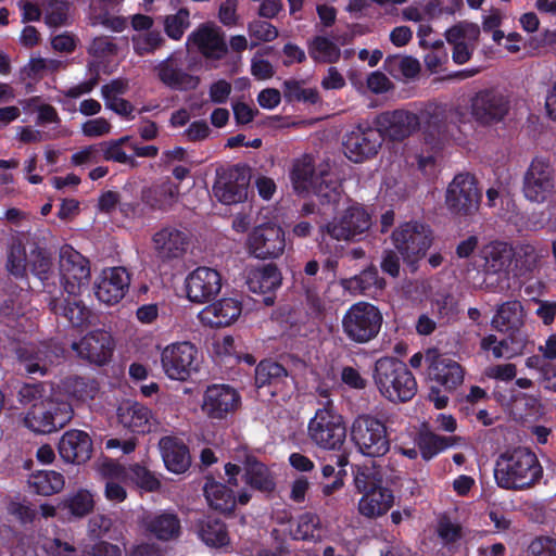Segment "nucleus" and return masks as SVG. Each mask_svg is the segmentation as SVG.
<instances>
[{
  "mask_svg": "<svg viewBox=\"0 0 556 556\" xmlns=\"http://www.w3.org/2000/svg\"><path fill=\"white\" fill-rule=\"evenodd\" d=\"M60 277L63 292L50 296L49 309L56 317L65 318L73 327L90 323L91 311L79 300L80 289L90 279L89 261L71 245L60 251Z\"/></svg>",
  "mask_w": 556,
  "mask_h": 556,
  "instance_id": "f257e3e1",
  "label": "nucleus"
},
{
  "mask_svg": "<svg viewBox=\"0 0 556 556\" xmlns=\"http://www.w3.org/2000/svg\"><path fill=\"white\" fill-rule=\"evenodd\" d=\"M544 469L529 447L517 446L501 453L494 465L496 485L506 491L532 489L543 479Z\"/></svg>",
  "mask_w": 556,
  "mask_h": 556,
  "instance_id": "f03ea898",
  "label": "nucleus"
},
{
  "mask_svg": "<svg viewBox=\"0 0 556 556\" xmlns=\"http://www.w3.org/2000/svg\"><path fill=\"white\" fill-rule=\"evenodd\" d=\"M372 379L380 395L391 403H407L416 395L418 386L407 365L397 357L376 361Z\"/></svg>",
  "mask_w": 556,
  "mask_h": 556,
  "instance_id": "7ed1b4c3",
  "label": "nucleus"
},
{
  "mask_svg": "<svg viewBox=\"0 0 556 556\" xmlns=\"http://www.w3.org/2000/svg\"><path fill=\"white\" fill-rule=\"evenodd\" d=\"M426 362L427 380L430 382L429 399L437 409H443L448 397L441 392L452 393L462 386L465 370L458 362L442 354H427Z\"/></svg>",
  "mask_w": 556,
  "mask_h": 556,
  "instance_id": "20e7f679",
  "label": "nucleus"
},
{
  "mask_svg": "<svg viewBox=\"0 0 556 556\" xmlns=\"http://www.w3.org/2000/svg\"><path fill=\"white\" fill-rule=\"evenodd\" d=\"M237 463H227L224 466L226 482L230 486H239V476L252 490L270 496L276 490V479L269 467L251 453L237 455Z\"/></svg>",
  "mask_w": 556,
  "mask_h": 556,
  "instance_id": "39448f33",
  "label": "nucleus"
},
{
  "mask_svg": "<svg viewBox=\"0 0 556 556\" xmlns=\"http://www.w3.org/2000/svg\"><path fill=\"white\" fill-rule=\"evenodd\" d=\"M382 323V313L376 305L359 301L351 305L344 313L342 329L350 341L364 344L378 336Z\"/></svg>",
  "mask_w": 556,
  "mask_h": 556,
  "instance_id": "423d86ee",
  "label": "nucleus"
},
{
  "mask_svg": "<svg viewBox=\"0 0 556 556\" xmlns=\"http://www.w3.org/2000/svg\"><path fill=\"white\" fill-rule=\"evenodd\" d=\"M309 440L325 451H340L346 438L342 415L330 403L318 408L307 426Z\"/></svg>",
  "mask_w": 556,
  "mask_h": 556,
  "instance_id": "0eeeda50",
  "label": "nucleus"
},
{
  "mask_svg": "<svg viewBox=\"0 0 556 556\" xmlns=\"http://www.w3.org/2000/svg\"><path fill=\"white\" fill-rule=\"evenodd\" d=\"M73 418L70 403L47 397L34 403L23 419L24 426L38 434H49L65 427Z\"/></svg>",
  "mask_w": 556,
  "mask_h": 556,
  "instance_id": "6e6552de",
  "label": "nucleus"
},
{
  "mask_svg": "<svg viewBox=\"0 0 556 556\" xmlns=\"http://www.w3.org/2000/svg\"><path fill=\"white\" fill-rule=\"evenodd\" d=\"M350 435L364 456L380 457L390 450L386 424L370 414H362L354 418Z\"/></svg>",
  "mask_w": 556,
  "mask_h": 556,
  "instance_id": "1a4fd4ad",
  "label": "nucleus"
},
{
  "mask_svg": "<svg viewBox=\"0 0 556 556\" xmlns=\"http://www.w3.org/2000/svg\"><path fill=\"white\" fill-rule=\"evenodd\" d=\"M371 224V215L367 208L355 203L349 206L340 218L319 227L320 244L328 243V238L336 241L353 240L369 230Z\"/></svg>",
  "mask_w": 556,
  "mask_h": 556,
  "instance_id": "9d476101",
  "label": "nucleus"
},
{
  "mask_svg": "<svg viewBox=\"0 0 556 556\" xmlns=\"http://www.w3.org/2000/svg\"><path fill=\"white\" fill-rule=\"evenodd\" d=\"M392 241L404 262L414 265L426 256L432 244V231L419 222L401 224L392 232Z\"/></svg>",
  "mask_w": 556,
  "mask_h": 556,
  "instance_id": "9b49d317",
  "label": "nucleus"
},
{
  "mask_svg": "<svg viewBox=\"0 0 556 556\" xmlns=\"http://www.w3.org/2000/svg\"><path fill=\"white\" fill-rule=\"evenodd\" d=\"M481 198L476 177L469 173H460L447 186L445 204L451 214L469 217L479 210Z\"/></svg>",
  "mask_w": 556,
  "mask_h": 556,
  "instance_id": "f8f14e48",
  "label": "nucleus"
},
{
  "mask_svg": "<svg viewBox=\"0 0 556 556\" xmlns=\"http://www.w3.org/2000/svg\"><path fill=\"white\" fill-rule=\"evenodd\" d=\"M383 143L376 125L362 122L343 136L344 155L353 163H363L374 159Z\"/></svg>",
  "mask_w": 556,
  "mask_h": 556,
  "instance_id": "ddd939ff",
  "label": "nucleus"
},
{
  "mask_svg": "<svg viewBox=\"0 0 556 556\" xmlns=\"http://www.w3.org/2000/svg\"><path fill=\"white\" fill-rule=\"evenodd\" d=\"M251 180V170L247 165H232L217 169L213 185L215 198L225 205L244 202Z\"/></svg>",
  "mask_w": 556,
  "mask_h": 556,
  "instance_id": "4468645a",
  "label": "nucleus"
},
{
  "mask_svg": "<svg viewBox=\"0 0 556 556\" xmlns=\"http://www.w3.org/2000/svg\"><path fill=\"white\" fill-rule=\"evenodd\" d=\"M199 351L189 341L168 344L161 353V365L165 375L172 380L187 381L199 371Z\"/></svg>",
  "mask_w": 556,
  "mask_h": 556,
  "instance_id": "2eb2a0df",
  "label": "nucleus"
},
{
  "mask_svg": "<svg viewBox=\"0 0 556 556\" xmlns=\"http://www.w3.org/2000/svg\"><path fill=\"white\" fill-rule=\"evenodd\" d=\"M249 253L258 260H274L286 249V233L281 226L268 222L253 228L247 240Z\"/></svg>",
  "mask_w": 556,
  "mask_h": 556,
  "instance_id": "dca6fc26",
  "label": "nucleus"
},
{
  "mask_svg": "<svg viewBox=\"0 0 556 556\" xmlns=\"http://www.w3.org/2000/svg\"><path fill=\"white\" fill-rule=\"evenodd\" d=\"M554 167L547 157L535 156L523 176L525 197L536 203L545 202L554 192Z\"/></svg>",
  "mask_w": 556,
  "mask_h": 556,
  "instance_id": "f3484780",
  "label": "nucleus"
},
{
  "mask_svg": "<svg viewBox=\"0 0 556 556\" xmlns=\"http://www.w3.org/2000/svg\"><path fill=\"white\" fill-rule=\"evenodd\" d=\"M241 406V395L237 389L226 383L206 387L202 397V412L213 420H225Z\"/></svg>",
  "mask_w": 556,
  "mask_h": 556,
  "instance_id": "a211bd4d",
  "label": "nucleus"
},
{
  "mask_svg": "<svg viewBox=\"0 0 556 556\" xmlns=\"http://www.w3.org/2000/svg\"><path fill=\"white\" fill-rule=\"evenodd\" d=\"M509 109V99L493 88L478 91L470 101L471 115L481 125H493L504 121Z\"/></svg>",
  "mask_w": 556,
  "mask_h": 556,
  "instance_id": "6ab92c4d",
  "label": "nucleus"
},
{
  "mask_svg": "<svg viewBox=\"0 0 556 556\" xmlns=\"http://www.w3.org/2000/svg\"><path fill=\"white\" fill-rule=\"evenodd\" d=\"M71 348L79 358L103 366L111 361L115 342L110 332L97 329L85 334L79 341H74Z\"/></svg>",
  "mask_w": 556,
  "mask_h": 556,
  "instance_id": "aec40b11",
  "label": "nucleus"
},
{
  "mask_svg": "<svg viewBox=\"0 0 556 556\" xmlns=\"http://www.w3.org/2000/svg\"><path fill=\"white\" fill-rule=\"evenodd\" d=\"M381 137L391 141H402L420 126L417 114L404 109L384 111L374 118Z\"/></svg>",
  "mask_w": 556,
  "mask_h": 556,
  "instance_id": "412c9836",
  "label": "nucleus"
},
{
  "mask_svg": "<svg viewBox=\"0 0 556 556\" xmlns=\"http://www.w3.org/2000/svg\"><path fill=\"white\" fill-rule=\"evenodd\" d=\"M223 286L222 275L216 269L200 266L188 274L186 293L193 303H207L215 299Z\"/></svg>",
  "mask_w": 556,
  "mask_h": 556,
  "instance_id": "4be33fe9",
  "label": "nucleus"
},
{
  "mask_svg": "<svg viewBox=\"0 0 556 556\" xmlns=\"http://www.w3.org/2000/svg\"><path fill=\"white\" fill-rule=\"evenodd\" d=\"M255 387L266 389L270 396H285L294 383L293 377L278 362L271 359L261 361L255 368Z\"/></svg>",
  "mask_w": 556,
  "mask_h": 556,
  "instance_id": "5701e85b",
  "label": "nucleus"
},
{
  "mask_svg": "<svg viewBox=\"0 0 556 556\" xmlns=\"http://www.w3.org/2000/svg\"><path fill=\"white\" fill-rule=\"evenodd\" d=\"M130 286V275L125 267L104 269L94 285L97 299L108 305L119 303Z\"/></svg>",
  "mask_w": 556,
  "mask_h": 556,
  "instance_id": "b1692460",
  "label": "nucleus"
},
{
  "mask_svg": "<svg viewBox=\"0 0 556 556\" xmlns=\"http://www.w3.org/2000/svg\"><path fill=\"white\" fill-rule=\"evenodd\" d=\"M355 484L364 493L358 503L359 513L369 518L384 515L394 503L392 490L375 482L367 483L359 476L355 478Z\"/></svg>",
  "mask_w": 556,
  "mask_h": 556,
  "instance_id": "393cba45",
  "label": "nucleus"
},
{
  "mask_svg": "<svg viewBox=\"0 0 556 556\" xmlns=\"http://www.w3.org/2000/svg\"><path fill=\"white\" fill-rule=\"evenodd\" d=\"M160 81L173 90H192L199 85V78L184 70L181 53L174 52L155 67Z\"/></svg>",
  "mask_w": 556,
  "mask_h": 556,
  "instance_id": "a878e982",
  "label": "nucleus"
},
{
  "mask_svg": "<svg viewBox=\"0 0 556 556\" xmlns=\"http://www.w3.org/2000/svg\"><path fill=\"white\" fill-rule=\"evenodd\" d=\"M282 275L274 263L265 264L250 270L247 285L251 292L263 294L262 302L271 306L276 300V291L280 288Z\"/></svg>",
  "mask_w": 556,
  "mask_h": 556,
  "instance_id": "bb28decb",
  "label": "nucleus"
},
{
  "mask_svg": "<svg viewBox=\"0 0 556 556\" xmlns=\"http://www.w3.org/2000/svg\"><path fill=\"white\" fill-rule=\"evenodd\" d=\"M58 450L64 462L84 464L91 457L92 440L86 431L71 429L61 437Z\"/></svg>",
  "mask_w": 556,
  "mask_h": 556,
  "instance_id": "cd10ccee",
  "label": "nucleus"
},
{
  "mask_svg": "<svg viewBox=\"0 0 556 556\" xmlns=\"http://www.w3.org/2000/svg\"><path fill=\"white\" fill-rule=\"evenodd\" d=\"M513 250L506 242L494 241L484 245L476 261L477 267L484 275L505 273L511 264Z\"/></svg>",
  "mask_w": 556,
  "mask_h": 556,
  "instance_id": "c85d7f7f",
  "label": "nucleus"
},
{
  "mask_svg": "<svg viewBox=\"0 0 556 556\" xmlns=\"http://www.w3.org/2000/svg\"><path fill=\"white\" fill-rule=\"evenodd\" d=\"M188 41L197 46L200 53L206 59L220 60L228 52L220 29L210 24L200 25L189 35Z\"/></svg>",
  "mask_w": 556,
  "mask_h": 556,
  "instance_id": "c756f323",
  "label": "nucleus"
},
{
  "mask_svg": "<svg viewBox=\"0 0 556 556\" xmlns=\"http://www.w3.org/2000/svg\"><path fill=\"white\" fill-rule=\"evenodd\" d=\"M154 249L162 260L181 257L189 245L188 235L175 227H164L153 236Z\"/></svg>",
  "mask_w": 556,
  "mask_h": 556,
  "instance_id": "7c9ffc66",
  "label": "nucleus"
},
{
  "mask_svg": "<svg viewBox=\"0 0 556 556\" xmlns=\"http://www.w3.org/2000/svg\"><path fill=\"white\" fill-rule=\"evenodd\" d=\"M241 311L242 304L240 301L232 298H223L207 305L200 313V319L211 327H227L238 319Z\"/></svg>",
  "mask_w": 556,
  "mask_h": 556,
  "instance_id": "2f4dec72",
  "label": "nucleus"
},
{
  "mask_svg": "<svg viewBox=\"0 0 556 556\" xmlns=\"http://www.w3.org/2000/svg\"><path fill=\"white\" fill-rule=\"evenodd\" d=\"M160 451L166 469L173 473L186 472L191 466L188 445L176 437H163L159 442Z\"/></svg>",
  "mask_w": 556,
  "mask_h": 556,
  "instance_id": "473e14b6",
  "label": "nucleus"
},
{
  "mask_svg": "<svg viewBox=\"0 0 556 556\" xmlns=\"http://www.w3.org/2000/svg\"><path fill=\"white\" fill-rule=\"evenodd\" d=\"M341 286L353 295L376 298L386 288V280L380 277L378 268L370 265L359 274L343 279Z\"/></svg>",
  "mask_w": 556,
  "mask_h": 556,
  "instance_id": "72a5a7b5",
  "label": "nucleus"
},
{
  "mask_svg": "<svg viewBox=\"0 0 556 556\" xmlns=\"http://www.w3.org/2000/svg\"><path fill=\"white\" fill-rule=\"evenodd\" d=\"M118 421L134 433H149L153 427V414L147 406L134 402L124 403L117 408Z\"/></svg>",
  "mask_w": 556,
  "mask_h": 556,
  "instance_id": "f704fd0d",
  "label": "nucleus"
},
{
  "mask_svg": "<svg viewBox=\"0 0 556 556\" xmlns=\"http://www.w3.org/2000/svg\"><path fill=\"white\" fill-rule=\"evenodd\" d=\"M228 485V483L216 481L213 476H207L203 493L211 508L229 515L236 508V495Z\"/></svg>",
  "mask_w": 556,
  "mask_h": 556,
  "instance_id": "c9c22d12",
  "label": "nucleus"
},
{
  "mask_svg": "<svg viewBox=\"0 0 556 556\" xmlns=\"http://www.w3.org/2000/svg\"><path fill=\"white\" fill-rule=\"evenodd\" d=\"M318 179L319 173H316L314 157L311 154H303L293 161L290 180L298 194H308Z\"/></svg>",
  "mask_w": 556,
  "mask_h": 556,
  "instance_id": "e433bc0d",
  "label": "nucleus"
},
{
  "mask_svg": "<svg viewBox=\"0 0 556 556\" xmlns=\"http://www.w3.org/2000/svg\"><path fill=\"white\" fill-rule=\"evenodd\" d=\"M178 186L170 180L143 188L141 191V201L152 210L166 211L177 200Z\"/></svg>",
  "mask_w": 556,
  "mask_h": 556,
  "instance_id": "4c0bfd02",
  "label": "nucleus"
},
{
  "mask_svg": "<svg viewBox=\"0 0 556 556\" xmlns=\"http://www.w3.org/2000/svg\"><path fill=\"white\" fill-rule=\"evenodd\" d=\"M147 531L159 541H170L181 533L180 519L175 513H161L150 516L146 521Z\"/></svg>",
  "mask_w": 556,
  "mask_h": 556,
  "instance_id": "58836bf2",
  "label": "nucleus"
},
{
  "mask_svg": "<svg viewBox=\"0 0 556 556\" xmlns=\"http://www.w3.org/2000/svg\"><path fill=\"white\" fill-rule=\"evenodd\" d=\"M197 533L201 541L210 547L220 548L230 543L226 523L213 516H205L198 521Z\"/></svg>",
  "mask_w": 556,
  "mask_h": 556,
  "instance_id": "ea45409f",
  "label": "nucleus"
},
{
  "mask_svg": "<svg viewBox=\"0 0 556 556\" xmlns=\"http://www.w3.org/2000/svg\"><path fill=\"white\" fill-rule=\"evenodd\" d=\"M309 193L318 199L320 205L336 207L341 200L342 185L332 173L321 169L319 170V179L312 187Z\"/></svg>",
  "mask_w": 556,
  "mask_h": 556,
  "instance_id": "a19ab883",
  "label": "nucleus"
},
{
  "mask_svg": "<svg viewBox=\"0 0 556 556\" xmlns=\"http://www.w3.org/2000/svg\"><path fill=\"white\" fill-rule=\"evenodd\" d=\"M523 306L520 301L511 300L501 304L492 319V326L498 330L519 329L523 326Z\"/></svg>",
  "mask_w": 556,
  "mask_h": 556,
  "instance_id": "79ce46f5",
  "label": "nucleus"
},
{
  "mask_svg": "<svg viewBox=\"0 0 556 556\" xmlns=\"http://www.w3.org/2000/svg\"><path fill=\"white\" fill-rule=\"evenodd\" d=\"M291 538L296 541L319 542L325 535L320 518L317 514L306 511L301 514L295 527L290 530Z\"/></svg>",
  "mask_w": 556,
  "mask_h": 556,
  "instance_id": "37998d69",
  "label": "nucleus"
},
{
  "mask_svg": "<svg viewBox=\"0 0 556 556\" xmlns=\"http://www.w3.org/2000/svg\"><path fill=\"white\" fill-rule=\"evenodd\" d=\"M308 55L315 63L333 64L340 60L339 46L325 36H315L307 43Z\"/></svg>",
  "mask_w": 556,
  "mask_h": 556,
  "instance_id": "c03bdc74",
  "label": "nucleus"
},
{
  "mask_svg": "<svg viewBox=\"0 0 556 556\" xmlns=\"http://www.w3.org/2000/svg\"><path fill=\"white\" fill-rule=\"evenodd\" d=\"M508 332L507 337L502 339L492 349V354L495 358H514L523 353L528 344L527 334L519 329L505 330Z\"/></svg>",
  "mask_w": 556,
  "mask_h": 556,
  "instance_id": "a18cd8bd",
  "label": "nucleus"
},
{
  "mask_svg": "<svg viewBox=\"0 0 556 556\" xmlns=\"http://www.w3.org/2000/svg\"><path fill=\"white\" fill-rule=\"evenodd\" d=\"M65 484L62 473L54 470H41L31 475L29 486L36 494L50 496L63 490Z\"/></svg>",
  "mask_w": 556,
  "mask_h": 556,
  "instance_id": "49530a36",
  "label": "nucleus"
},
{
  "mask_svg": "<svg viewBox=\"0 0 556 556\" xmlns=\"http://www.w3.org/2000/svg\"><path fill=\"white\" fill-rule=\"evenodd\" d=\"M430 307L439 320L447 324L457 320L460 313L458 298L448 292L437 293L430 302Z\"/></svg>",
  "mask_w": 556,
  "mask_h": 556,
  "instance_id": "de8ad7c7",
  "label": "nucleus"
},
{
  "mask_svg": "<svg viewBox=\"0 0 556 556\" xmlns=\"http://www.w3.org/2000/svg\"><path fill=\"white\" fill-rule=\"evenodd\" d=\"M452 439L433 432H420L416 439L419 453L425 460H430L452 445Z\"/></svg>",
  "mask_w": 556,
  "mask_h": 556,
  "instance_id": "09e8293b",
  "label": "nucleus"
},
{
  "mask_svg": "<svg viewBox=\"0 0 556 556\" xmlns=\"http://www.w3.org/2000/svg\"><path fill=\"white\" fill-rule=\"evenodd\" d=\"M303 83L295 79H287L282 84L283 98L287 102H303L316 104L319 102V92L315 88H303Z\"/></svg>",
  "mask_w": 556,
  "mask_h": 556,
  "instance_id": "8fccbe9b",
  "label": "nucleus"
},
{
  "mask_svg": "<svg viewBox=\"0 0 556 556\" xmlns=\"http://www.w3.org/2000/svg\"><path fill=\"white\" fill-rule=\"evenodd\" d=\"M165 42L164 37L160 30L153 29L144 34L134 35L131 43L134 51L139 56H144L154 53Z\"/></svg>",
  "mask_w": 556,
  "mask_h": 556,
  "instance_id": "3c124183",
  "label": "nucleus"
},
{
  "mask_svg": "<svg viewBox=\"0 0 556 556\" xmlns=\"http://www.w3.org/2000/svg\"><path fill=\"white\" fill-rule=\"evenodd\" d=\"M127 477L140 489L147 492H154L161 488L160 480L147 467L140 464L130 465Z\"/></svg>",
  "mask_w": 556,
  "mask_h": 556,
  "instance_id": "603ef678",
  "label": "nucleus"
},
{
  "mask_svg": "<svg viewBox=\"0 0 556 556\" xmlns=\"http://www.w3.org/2000/svg\"><path fill=\"white\" fill-rule=\"evenodd\" d=\"M30 271L43 283L47 282L52 275V258L42 249L31 251L27 261Z\"/></svg>",
  "mask_w": 556,
  "mask_h": 556,
  "instance_id": "864d4df0",
  "label": "nucleus"
},
{
  "mask_svg": "<svg viewBox=\"0 0 556 556\" xmlns=\"http://www.w3.org/2000/svg\"><path fill=\"white\" fill-rule=\"evenodd\" d=\"M189 10L181 8L176 14L167 15L164 20V29L166 35L173 40H179L185 30L190 26Z\"/></svg>",
  "mask_w": 556,
  "mask_h": 556,
  "instance_id": "5fc2aeb1",
  "label": "nucleus"
},
{
  "mask_svg": "<svg viewBox=\"0 0 556 556\" xmlns=\"http://www.w3.org/2000/svg\"><path fill=\"white\" fill-rule=\"evenodd\" d=\"M394 67L406 78H414L420 72V63L413 56H388L384 61V70L394 75Z\"/></svg>",
  "mask_w": 556,
  "mask_h": 556,
  "instance_id": "6e6d98bb",
  "label": "nucleus"
},
{
  "mask_svg": "<svg viewBox=\"0 0 556 556\" xmlns=\"http://www.w3.org/2000/svg\"><path fill=\"white\" fill-rule=\"evenodd\" d=\"M65 507L73 516L84 517L94 507L93 496L87 490H79L65 501Z\"/></svg>",
  "mask_w": 556,
  "mask_h": 556,
  "instance_id": "4d7b16f0",
  "label": "nucleus"
},
{
  "mask_svg": "<svg viewBox=\"0 0 556 556\" xmlns=\"http://www.w3.org/2000/svg\"><path fill=\"white\" fill-rule=\"evenodd\" d=\"M249 36L256 40L251 47H255L258 42H269L278 37V29L270 22L264 20H253L248 24Z\"/></svg>",
  "mask_w": 556,
  "mask_h": 556,
  "instance_id": "13d9d810",
  "label": "nucleus"
},
{
  "mask_svg": "<svg viewBox=\"0 0 556 556\" xmlns=\"http://www.w3.org/2000/svg\"><path fill=\"white\" fill-rule=\"evenodd\" d=\"M480 34V29L475 24H456L445 31V39L451 45H458L465 42L466 38L477 40Z\"/></svg>",
  "mask_w": 556,
  "mask_h": 556,
  "instance_id": "bf43d9fd",
  "label": "nucleus"
},
{
  "mask_svg": "<svg viewBox=\"0 0 556 556\" xmlns=\"http://www.w3.org/2000/svg\"><path fill=\"white\" fill-rule=\"evenodd\" d=\"M101 148V159L108 162H117L121 164H128L131 167L137 166V162L132 156L126 154L122 147L114 142L103 141L99 143Z\"/></svg>",
  "mask_w": 556,
  "mask_h": 556,
  "instance_id": "052dcab7",
  "label": "nucleus"
},
{
  "mask_svg": "<svg viewBox=\"0 0 556 556\" xmlns=\"http://www.w3.org/2000/svg\"><path fill=\"white\" fill-rule=\"evenodd\" d=\"M342 470L336 471L334 467L332 465H325L321 468V477L323 480L320 481L321 484V493L325 496H330L334 492L339 491L344 482L343 478L341 476Z\"/></svg>",
  "mask_w": 556,
  "mask_h": 556,
  "instance_id": "680f3d73",
  "label": "nucleus"
},
{
  "mask_svg": "<svg viewBox=\"0 0 556 556\" xmlns=\"http://www.w3.org/2000/svg\"><path fill=\"white\" fill-rule=\"evenodd\" d=\"M528 556H556V539L548 535L535 536L528 546Z\"/></svg>",
  "mask_w": 556,
  "mask_h": 556,
  "instance_id": "e2e57ef3",
  "label": "nucleus"
},
{
  "mask_svg": "<svg viewBox=\"0 0 556 556\" xmlns=\"http://www.w3.org/2000/svg\"><path fill=\"white\" fill-rule=\"evenodd\" d=\"M45 388L41 383H25L17 393V400L22 405L39 403L43 399Z\"/></svg>",
  "mask_w": 556,
  "mask_h": 556,
  "instance_id": "0e129e2a",
  "label": "nucleus"
},
{
  "mask_svg": "<svg viewBox=\"0 0 556 556\" xmlns=\"http://www.w3.org/2000/svg\"><path fill=\"white\" fill-rule=\"evenodd\" d=\"M7 268L14 277L23 278L27 269V258L24 251L12 249L8 256Z\"/></svg>",
  "mask_w": 556,
  "mask_h": 556,
  "instance_id": "69168bd1",
  "label": "nucleus"
},
{
  "mask_svg": "<svg viewBox=\"0 0 556 556\" xmlns=\"http://www.w3.org/2000/svg\"><path fill=\"white\" fill-rule=\"evenodd\" d=\"M101 159V148L98 144H90L71 156V162L75 166L89 163H98Z\"/></svg>",
  "mask_w": 556,
  "mask_h": 556,
  "instance_id": "338daca9",
  "label": "nucleus"
},
{
  "mask_svg": "<svg viewBox=\"0 0 556 556\" xmlns=\"http://www.w3.org/2000/svg\"><path fill=\"white\" fill-rule=\"evenodd\" d=\"M84 556H122V549L115 544L99 541L90 546H86Z\"/></svg>",
  "mask_w": 556,
  "mask_h": 556,
  "instance_id": "774afa93",
  "label": "nucleus"
}]
</instances>
